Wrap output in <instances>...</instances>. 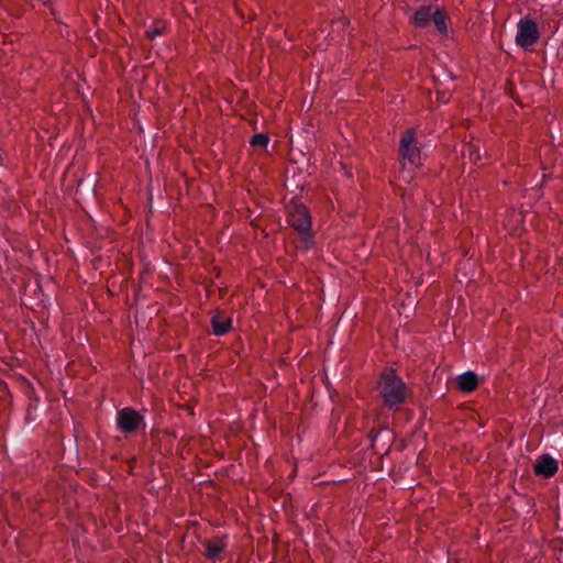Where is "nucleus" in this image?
Listing matches in <instances>:
<instances>
[{
    "mask_svg": "<svg viewBox=\"0 0 563 563\" xmlns=\"http://www.w3.org/2000/svg\"><path fill=\"white\" fill-rule=\"evenodd\" d=\"M380 396L390 408L401 405L407 397V387L394 369H386L380 375Z\"/></svg>",
    "mask_w": 563,
    "mask_h": 563,
    "instance_id": "f257e3e1",
    "label": "nucleus"
},
{
    "mask_svg": "<svg viewBox=\"0 0 563 563\" xmlns=\"http://www.w3.org/2000/svg\"><path fill=\"white\" fill-rule=\"evenodd\" d=\"M288 222L301 236L306 247H308L311 241V221L308 210L302 205H295L288 214Z\"/></svg>",
    "mask_w": 563,
    "mask_h": 563,
    "instance_id": "f03ea898",
    "label": "nucleus"
},
{
    "mask_svg": "<svg viewBox=\"0 0 563 563\" xmlns=\"http://www.w3.org/2000/svg\"><path fill=\"white\" fill-rule=\"evenodd\" d=\"M400 154L405 167H418L421 164L420 152L415 145L413 131H407L400 140Z\"/></svg>",
    "mask_w": 563,
    "mask_h": 563,
    "instance_id": "7ed1b4c3",
    "label": "nucleus"
},
{
    "mask_svg": "<svg viewBox=\"0 0 563 563\" xmlns=\"http://www.w3.org/2000/svg\"><path fill=\"white\" fill-rule=\"evenodd\" d=\"M539 38L538 26L534 21L530 19H521L518 23L516 43L521 46H530Z\"/></svg>",
    "mask_w": 563,
    "mask_h": 563,
    "instance_id": "20e7f679",
    "label": "nucleus"
},
{
    "mask_svg": "<svg viewBox=\"0 0 563 563\" xmlns=\"http://www.w3.org/2000/svg\"><path fill=\"white\" fill-rule=\"evenodd\" d=\"M117 422L122 432H132L143 424V417L132 408H123L118 411Z\"/></svg>",
    "mask_w": 563,
    "mask_h": 563,
    "instance_id": "39448f33",
    "label": "nucleus"
},
{
    "mask_svg": "<svg viewBox=\"0 0 563 563\" xmlns=\"http://www.w3.org/2000/svg\"><path fill=\"white\" fill-rule=\"evenodd\" d=\"M533 468L538 475L551 477L555 474L559 466L555 459L550 455H542L536 461Z\"/></svg>",
    "mask_w": 563,
    "mask_h": 563,
    "instance_id": "423d86ee",
    "label": "nucleus"
},
{
    "mask_svg": "<svg viewBox=\"0 0 563 563\" xmlns=\"http://www.w3.org/2000/svg\"><path fill=\"white\" fill-rule=\"evenodd\" d=\"M225 542L222 539H214L206 543V556L209 560L218 561L221 559V553L225 550Z\"/></svg>",
    "mask_w": 563,
    "mask_h": 563,
    "instance_id": "0eeeda50",
    "label": "nucleus"
},
{
    "mask_svg": "<svg viewBox=\"0 0 563 563\" xmlns=\"http://www.w3.org/2000/svg\"><path fill=\"white\" fill-rule=\"evenodd\" d=\"M213 333L217 335H223L231 327V319L221 314L216 313L211 320Z\"/></svg>",
    "mask_w": 563,
    "mask_h": 563,
    "instance_id": "6e6552de",
    "label": "nucleus"
},
{
    "mask_svg": "<svg viewBox=\"0 0 563 563\" xmlns=\"http://www.w3.org/2000/svg\"><path fill=\"white\" fill-rule=\"evenodd\" d=\"M459 388L463 391L470 393L477 386V376L473 372H466L457 377Z\"/></svg>",
    "mask_w": 563,
    "mask_h": 563,
    "instance_id": "1a4fd4ad",
    "label": "nucleus"
},
{
    "mask_svg": "<svg viewBox=\"0 0 563 563\" xmlns=\"http://www.w3.org/2000/svg\"><path fill=\"white\" fill-rule=\"evenodd\" d=\"M434 8L432 7H421L413 14V23L417 26H426L431 20Z\"/></svg>",
    "mask_w": 563,
    "mask_h": 563,
    "instance_id": "9d476101",
    "label": "nucleus"
},
{
    "mask_svg": "<svg viewBox=\"0 0 563 563\" xmlns=\"http://www.w3.org/2000/svg\"><path fill=\"white\" fill-rule=\"evenodd\" d=\"M431 20L440 33L446 32V15L443 11L434 8Z\"/></svg>",
    "mask_w": 563,
    "mask_h": 563,
    "instance_id": "9b49d317",
    "label": "nucleus"
},
{
    "mask_svg": "<svg viewBox=\"0 0 563 563\" xmlns=\"http://www.w3.org/2000/svg\"><path fill=\"white\" fill-rule=\"evenodd\" d=\"M268 142H269V139L264 133L254 134L250 141L252 146L262 147V148H266L268 145Z\"/></svg>",
    "mask_w": 563,
    "mask_h": 563,
    "instance_id": "f8f14e48",
    "label": "nucleus"
},
{
    "mask_svg": "<svg viewBox=\"0 0 563 563\" xmlns=\"http://www.w3.org/2000/svg\"><path fill=\"white\" fill-rule=\"evenodd\" d=\"M466 150L470 152L471 161L476 162L479 159L481 156H479L478 151L474 150V147L472 145H468Z\"/></svg>",
    "mask_w": 563,
    "mask_h": 563,
    "instance_id": "ddd939ff",
    "label": "nucleus"
},
{
    "mask_svg": "<svg viewBox=\"0 0 563 563\" xmlns=\"http://www.w3.org/2000/svg\"><path fill=\"white\" fill-rule=\"evenodd\" d=\"M159 34H161V29H158V27L148 29V30L146 31V35H147L150 38H153V37H155V36L159 35Z\"/></svg>",
    "mask_w": 563,
    "mask_h": 563,
    "instance_id": "4468645a",
    "label": "nucleus"
}]
</instances>
